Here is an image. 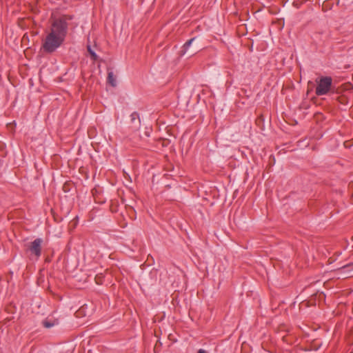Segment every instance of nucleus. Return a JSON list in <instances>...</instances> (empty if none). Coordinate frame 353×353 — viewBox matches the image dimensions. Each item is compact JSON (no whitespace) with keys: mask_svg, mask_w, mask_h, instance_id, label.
<instances>
[{"mask_svg":"<svg viewBox=\"0 0 353 353\" xmlns=\"http://www.w3.org/2000/svg\"><path fill=\"white\" fill-rule=\"evenodd\" d=\"M72 19V15L65 14L59 17H52L49 32L65 41L68 30V21Z\"/></svg>","mask_w":353,"mask_h":353,"instance_id":"1","label":"nucleus"},{"mask_svg":"<svg viewBox=\"0 0 353 353\" xmlns=\"http://www.w3.org/2000/svg\"><path fill=\"white\" fill-rule=\"evenodd\" d=\"M64 42V40L57 36L48 32L42 40L41 50L48 54L55 52Z\"/></svg>","mask_w":353,"mask_h":353,"instance_id":"2","label":"nucleus"},{"mask_svg":"<svg viewBox=\"0 0 353 353\" xmlns=\"http://www.w3.org/2000/svg\"><path fill=\"white\" fill-rule=\"evenodd\" d=\"M315 93L317 96L327 94L332 88V79L331 77H321L316 81Z\"/></svg>","mask_w":353,"mask_h":353,"instance_id":"3","label":"nucleus"},{"mask_svg":"<svg viewBox=\"0 0 353 353\" xmlns=\"http://www.w3.org/2000/svg\"><path fill=\"white\" fill-rule=\"evenodd\" d=\"M43 240L40 238L34 239L29 246V250L32 254H34L37 259L41 255V244Z\"/></svg>","mask_w":353,"mask_h":353,"instance_id":"4","label":"nucleus"},{"mask_svg":"<svg viewBox=\"0 0 353 353\" xmlns=\"http://www.w3.org/2000/svg\"><path fill=\"white\" fill-rule=\"evenodd\" d=\"M130 124L132 130H137L140 128L141 119L138 112H134L130 114Z\"/></svg>","mask_w":353,"mask_h":353,"instance_id":"5","label":"nucleus"},{"mask_svg":"<svg viewBox=\"0 0 353 353\" xmlns=\"http://www.w3.org/2000/svg\"><path fill=\"white\" fill-rule=\"evenodd\" d=\"M195 39H196V37H193L184 43V45L183 46V49L181 50V55H183L187 52L188 48H190V46H191V44Z\"/></svg>","mask_w":353,"mask_h":353,"instance_id":"6","label":"nucleus"},{"mask_svg":"<svg viewBox=\"0 0 353 353\" xmlns=\"http://www.w3.org/2000/svg\"><path fill=\"white\" fill-rule=\"evenodd\" d=\"M108 82L113 87L117 85L116 77L112 72H109L108 74Z\"/></svg>","mask_w":353,"mask_h":353,"instance_id":"7","label":"nucleus"},{"mask_svg":"<svg viewBox=\"0 0 353 353\" xmlns=\"http://www.w3.org/2000/svg\"><path fill=\"white\" fill-rule=\"evenodd\" d=\"M336 100L342 105H347L349 99L345 95H341L337 97Z\"/></svg>","mask_w":353,"mask_h":353,"instance_id":"8","label":"nucleus"},{"mask_svg":"<svg viewBox=\"0 0 353 353\" xmlns=\"http://www.w3.org/2000/svg\"><path fill=\"white\" fill-rule=\"evenodd\" d=\"M87 50H88V52H89L90 57H91V59L93 60V61H97V59H98V56L97 55V54L94 52V51L92 49L91 46H87Z\"/></svg>","mask_w":353,"mask_h":353,"instance_id":"9","label":"nucleus"},{"mask_svg":"<svg viewBox=\"0 0 353 353\" xmlns=\"http://www.w3.org/2000/svg\"><path fill=\"white\" fill-rule=\"evenodd\" d=\"M43 325L46 328L52 327L54 325V323H52L51 321L48 320H45L43 321Z\"/></svg>","mask_w":353,"mask_h":353,"instance_id":"10","label":"nucleus"},{"mask_svg":"<svg viewBox=\"0 0 353 353\" xmlns=\"http://www.w3.org/2000/svg\"><path fill=\"white\" fill-rule=\"evenodd\" d=\"M123 174H124L125 178L128 179L131 181L130 175L128 173H126L125 172H123Z\"/></svg>","mask_w":353,"mask_h":353,"instance_id":"11","label":"nucleus"},{"mask_svg":"<svg viewBox=\"0 0 353 353\" xmlns=\"http://www.w3.org/2000/svg\"><path fill=\"white\" fill-rule=\"evenodd\" d=\"M198 353H207L203 349H200L199 351H198Z\"/></svg>","mask_w":353,"mask_h":353,"instance_id":"12","label":"nucleus"},{"mask_svg":"<svg viewBox=\"0 0 353 353\" xmlns=\"http://www.w3.org/2000/svg\"><path fill=\"white\" fill-rule=\"evenodd\" d=\"M352 241H353V236H352Z\"/></svg>","mask_w":353,"mask_h":353,"instance_id":"13","label":"nucleus"}]
</instances>
